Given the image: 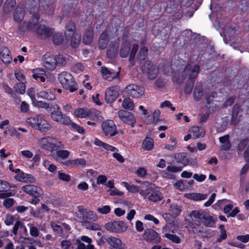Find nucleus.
Instances as JSON below:
<instances>
[{"label": "nucleus", "mask_w": 249, "mask_h": 249, "mask_svg": "<svg viewBox=\"0 0 249 249\" xmlns=\"http://www.w3.org/2000/svg\"><path fill=\"white\" fill-rule=\"evenodd\" d=\"M199 66L197 65H196L193 67H192L191 65L188 64L186 66L184 71L182 72V79L179 80L176 79L174 77L173 80L176 81L178 83L180 84L182 83L183 81L188 76L189 79V82L185 86L184 92L187 94H190L192 91L194 85V81L199 73Z\"/></svg>", "instance_id": "obj_1"}, {"label": "nucleus", "mask_w": 249, "mask_h": 249, "mask_svg": "<svg viewBox=\"0 0 249 249\" xmlns=\"http://www.w3.org/2000/svg\"><path fill=\"white\" fill-rule=\"evenodd\" d=\"M58 79L63 88L73 92L77 90V84L71 74L67 71L61 72L58 76Z\"/></svg>", "instance_id": "obj_2"}, {"label": "nucleus", "mask_w": 249, "mask_h": 249, "mask_svg": "<svg viewBox=\"0 0 249 249\" xmlns=\"http://www.w3.org/2000/svg\"><path fill=\"white\" fill-rule=\"evenodd\" d=\"M121 184L131 193H139L144 199L147 197V195L152 190L151 185L147 182L142 183V185L141 186H138L134 184H129L125 181L122 182Z\"/></svg>", "instance_id": "obj_3"}, {"label": "nucleus", "mask_w": 249, "mask_h": 249, "mask_svg": "<svg viewBox=\"0 0 249 249\" xmlns=\"http://www.w3.org/2000/svg\"><path fill=\"white\" fill-rule=\"evenodd\" d=\"M101 128L103 134L106 137H113L118 133L117 126L112 120L103 121L101 124Z\"/></svg>", "instance_id": "obj_4"}, {"label": "nucleus", "mask_w": 249, "mask_h": 249, "mask_svg": "<svg viewBox=\"0 0 249 249\" xmlns=\"http://www.w3.org/2000/svg\"><path fill=\"white\" fill-rule=\"evenodd\" d=\"M59 59L64 60V58L62 55H58V60H57L54 56L51 55L49 53H46L43 55V65L46 69L50 71L53 70L55 68L57 63H63L62 61L61 62L59 61Z\"/></svg>", "instance_id": "obj_5"}, {"label": "nucleus", "mask_w": 249, "mask_h": 249, "mask_svg": "<svg viewBox=\"0 0 249 249\" xmlns=\"http://www.w3.org/2000/svg\"><path fill=\"white\" fill-rule=\"evenodd\" d=\"M105 228L109 231L122 233L126 231L127 226L123 221H114L107 223Z\"/></svg>", "instance_id": "obj_6"}, {"label": "nucleus", "mask_w": 249, "mask_h": 249, "mask_svg": "<svg viewBox=\"0 0 249 249\" xmlns=\"http://www.w3.org/2000/svg\"><path fill=\"white\" fill-rule=\"evenodd\" d=\"M142 72L147 75L148 79L153 80L157 76L158 69L149 61H146L142 67Z\"/></svg>", "instance_id": "obj_7"}, {"label": "nucleus", "mask_w": 249, "mask_h": 249, "mask_svg": "<svg viewBox=\"0 0 249 249\" xmlns=\"http://www.w3.org/2000/svg\"><path fill=\"white\" fill-rule=\"evenodd\" d=\"M77 209L78 213L77 216L81 222L90 220L95 221L97 219V216L93 212L84 209L81 206H78Z\"/></svg>", "instance_id": "obj_8"}, {"label": "nucleus", "mask_w": 249, "mask_h": 249, "mask_svg": "<svg viewBox=\"0 0 249 249\" xmlns=\"http://www.w3.org/2000/svg\"><path fill=\"white\" fill-rule=\"evenodd\" d=\"M119 119L124 124L130 125L134 127L136 123L134 115L131 112L124 110H120L118 112Z\"/></svg>", "instance_id": "obj_9"}, {"label": "nucleus", "mask_w": 249, "mask_h": 249, "mask_svg": "<svg viewBox=\"0 0 249 249\" xmlns=\"http://www.w3.org/2000/svg\"><path fill=\"white\" fill-rule=\"evenodd\" d=\"M51 117L53 121L61 124L69 125L71 124L70 118L63 114L61 111L53 110L51 113Z\"/></svg>", "instance_id": "obj_10"}, {"label": "nucleus", "mask_w": 249, "mask_h": 249, "mask_svg": "<svg viewBox=\"0 0 249 249\" xmlns=\"http://www.w3.org/2000/svg\"><path fill=\"white\" fill-rule=\"evenodd\" d=\"M142 237L146 241L153 244H157L161 240L159 234L155 231L151 229H146Z\"/></svg>", "instance_id": "obj_11"}, {"label": "nucleus", "mask_w": 249, "mask_h": 249, "mask_svg": "<svg viewBox=\"0 0 249 249\" xmlns=\"http://www.w3.org/2000/svg\"><path fill=\"white\" fill-rule=\"evenodd\" d=\"M119 95V88L117 86H112L106 89L105 100L107 103L113 102Z\"/></svg>", "instance_id": "obj_12"}, {"label": "nucleus", "mask_w": 249, "mask_h": 249, "mask_svg": "<svg viewBox=\"0 0 249 249\" xmlns=\"http://www.w3.org/2000/svg\"><path fill=\"white\" fill-rule=\"evenodd\" d=\"M126 90L128 94L134 98H139L144 93L143 88L136 84L128 85Z\"/></svg>", "instance_id": "obj_13"}, {"label": "nucleus", "mask_w": 249, "mask_h": 249, "mask_svg": "<svg viewBox=\"0 0 249 249\" xmlns=\"http://www.w3.org/2000/svg\"><path fill=\"white\" fill-rule=\"evenodd\" d=\"M22 190L27 194L37 198L43 195V191L40 187L34 185H27L22 186Z\"/></svg>", "instance_id": "obj_14"}, {"label": "nucleus", "mask_w": 249, "mask_h": 249, "mask_svg": "<svg viewBox=\"0 0 249 249\" xmlns=\"http://www.w3.org/2000/svg\"><path fill=\"white\" fill-rule=\"evenodd\" d=\"M53 32V29L49 28L45 25L40 24L36 33L40 38L45 39L51 36Z\"/></svg>", "instance_id": "obj_15"}, {"label": "nucleus", "mask_w": 249, "mask_h": 249, "mask_svg": "<svg viewBox=\"0 0 249 249\" xmlns=\"http://www.w3.org/2000/svg\"><path fill=\"white\" fill-rule=\"evenodd\" d=\"M39 16L38 14L34 15L29 19L27 25V29L28 31L36 33L40 24H39Z\"/></svg>", "instance_id": "obj_16"}, {"label": "nucleus", "mask_w": 249, "mask_h": 249, "mask_svg": "<svg viewBox=\"0 0 249 249\" xmlns=\"http://www.w3.org/2000/svg\"><path fill=\"white\" fill-rule=\"evenodd\" d=\"M0 58L5 64H8L12 58L9 49L3 46H0Z\"/></svg>", "instance_id": "obj_17"}, {"label": "nucleus", "mask_w": 249, "mask_h": 249, "mask_svg": "<svg viewBox=\"0 0 249 249\" xmlns=\"http://www.w3.org/2000/svg\"><path fill=\"white\" fill-rule=\"evenodd\" d=\"M119 73V71L115 72L112 70L108 69L107 67H101L102 77L108 81H111L117 78L118 76Z\"/></svg>", "instance_id": "obj_18"}, {"label": "nucleus", "mask_w": 249, "mask_h": 249, "mask_svg": "<svg viewBox=\"0 0 249 249\" xmlns=\"http://www.w3.org/2000/svg\"><path fill=\"white\" fill-rule=\"evenodd\" d=\"M63 164L70 168H75L78 166L84 167L86 164V161L83 159H76L67 160L63 162Z\"/></svg>", "instance_id": "obj_19"}, {"label": "nucleus", "mask_w": 249, "mask_h": 249, "mask_svg": "<svg viewBox=\"0 0 249 249\" xmlns=\"http://www.w3.org/2000/svg\"><path fill=\"white\" fill-rule=\"evenodd\" d=\"M54 138L53 137H45L42 138L39 142V145L42 148L52 151V147L53 145Z\"/></svg>", "instance_id": "obj_20"}, {"label": "nucleus", "mask_w": 249, "mask_h": 249, "mask_svg": "<svg viewBox=\"0 0 249 249\" xmlns=\"http://www.w3.org/2000/svg\"><path fill=\"white\" fill-rule=\"evenodd\" d=\"M24 13L25 10L24 8L19 5H18L13 14L14 20L16 22H21L24 18Z\"/></svg>", "instance_id": "obj_21"}, {"label": "nucleus", "mask_w": 249, "mask_h": 249, "mask_svg": "<svg viewBox=\"0 0 249 249\" xmlns=\"http://www.w3.org/2000/svg\"><path fill=\"white\" fill-rule=\"evenodd\" d=\"M38 126L36 129L39 130L41 132H46L50 130L52 127L51 124L44 118L40 115L38 122Z\"/></svg>", "instance_id": "obj_22"}, {"label": "nucleus", "mask_w": 249, "mask_h": 249, "mask_svg": "<svg viewBox=\"0 0 249 249\" xmlns=\"http://www.w3.org/2000/svg\"><path fill=\"white\" fill-rule=\"evenodd\" d=\"M15 178L18 181L26 183H34L36 182V179L33 175L24 173L16 176Z\"/></svg>", "instance_id": "obj_23"}, {"label": "nucleus", "mask_w": 249, "mask_h": 249, "mask_svg": "<svg viewBox=\"0 0 249 249\" xmlns=\"http://www.w3.org/2000/svg\"><path fill=\"white\" fill-rule=\"evenodd\" d=\"M89 119L97 122H102L103 120V117L102 113L95 109H89L88 111V117Z\"/></svg>", "instance_id": "obj_24"}, {"label": "nucleus", "mask_w": 249, "mask_h": 249, "mask_svg": "<svg viewBox=\"0 0 249 249\" xmlns=\"http://www.w3.org/2000/svg\"><path fill=\"white\" fill-rule=\"evenodd\" d=\"M93 30L91 27L88 28L84 33L82 41L87 45L90 44L93 39Z\"/></svg>", "instance_id": "obj_25"}, {"label": "nucleus", "mask_w": 249, "mask_h": 249, "mask_svg": "<svg viewBox=\"0 0 249 249\" xmlns=\"http://www.w3.org/2000/svg\"><path fill=\"white\" fill-rule=\"evenodd\" d=\"M189 132L192 133V138L194 139L203 137L205 135V131L202 127L194 126L191 128Z\"/></svg>", "instance_id": "obj_26"}, {"label": "nucleus", "mask_w": 249, "mask_h": 249, "mask_svg": "<svg viewBox=\"0 0 249 249\" xmlns=\"http://www.w3.org/2000/svg\"><path fill=\"white\" fill-rule=\"evenodd\" d=\"M151 189V191L147 196L148 200L156 202L161 200L163 197L161 193L158 191H154L152 186Z\"/></svg>", "instance_id": "obj_27"}, {"label": "nucleus", "mask_w": 249, "mask_h": 249, "mask_svg": "<svg viewBox=\"0 0 249 249\" xmlns=\"http://www.w3.org/2000/svg\"><path fill=\"white\" fill-rule=\"evenodd\" d=\"M17 5L16 0H6L3 5V11L5 14L10 13Z\"/></svg>", "instance_id": "obj_28"}, {"label": "nucleus", "mask_w": 249, "mask_h": 249, "mask_svg": "<svg viewBox=\"0 0 249 249\" xmlns=\"http://www.w3.org/2000/svg\"><path fill=\"white\" fill-rule=\"evenodd\" d=\"M201 222L204 225L208 227H214L215 224V220L207 212Z\"/></svg>", "instance_id": "obj_29"}, {"label": "nucleus", "mask_w": 249, "mask_h": 249, "mask_svg": "<svg viewBox=\"0 0 249 249\" xmlns=\"http://www.w3.org/2000/svg\"><path fill=\"white\" fill-rule=\"evenodd\" d=\"M203 95L202 90V85L200 83H197L196 85L194 92V97L196 101H199Z\"/></svg>", "instance_id": "obj_30"}, {"label": "nucleus", "mask_w": 249, "mask_h": 249, "mask_svg": "<svg viewBox=\"0 0 249 249\" xmlns=\"http://www.w3.org/2000/svg\"><path fill=\"white\" fill-rule=\"evenodd\" d=\"M107 241L109 244L113 248L116 249H122L123 248L122 241L118 238L110 237L107 239Z\"/></svg>", "instance_id": "obj_31"}, {"label": "nucleus", "mask_w": 249, "mask_h": 249, "mask_svg": "<svg viewBox=\"0 0 249 249\" xmlns=\"http://www.w3.org/2000/svg\"><path fill=\"white\" fill-rule=\"evenodd\" d=\"M70 152L67 150H59L56 152L55 160L63 164V160L67 159L69 155Z\"/></svg>", "instance_id": "obj_32"}, {"label": "nucleus", "mask_w": 249, "mask_h": 249, "mask_svg": "<svg viewBox=\"0 0 249 249\" xmlns=\"http://www.w3.org/2000/svg\"><path fill=\"white\" fill-rule=\"evenodd\" d=\"M82 226L86 229L93 231H99L101 230V226L96 223L89 221H82Z\"/></svg>", "instance_id": "obj_33"}, {"label": "nucleus", "mask_w": 249, "mask_h": 249, "mask_svg": "<svg viewBox=\"0 0 249 249\" xmlns=\"http://www.w3.org/2000/svg\"><path fill=\"white\" fill-rule=\"evenodd\" d=\"M169 211L172 216L173 217H177L180 214L182 211V208L181 206L178 205L176 203H174L170 204V209Z\"/></svg>", "instance_id": "obj_34"}, {"label": "nucleus", "mask_w": 249, "mask_h": 249, "mask_svg": "<svg viewBox=\"0 0 249 249\" xmlns=\"http://www.w3.org/2000/svg\"><path fill=\"white\" fill-rule=\"evenodd\" d=\"M89 110L87 108H77L74 110L73 114L77 118H87L88 117Z\"/></svg>", "instance_id": "obj_35"}, {"label": "nucleus", "mask_w": 249, "mask_h": 249, "mask_svg": "<svg viewBox=\"0 0 249 249\" xmlns=\"http://www.w3.org/2000/svg\"><path fill=\"white\" fill-rule=\"evenodd\" d=\"M187 198L195 201H200L205 199L207 196V194H203L200 193H189L186 195Z\"/></svg>", "instance_id": "obj_36"}, {"label": "nucleus", "mask_w": 249, "mask_h": 249, "mask_svg": "<svg viewBox=\"0 0 249 249\" xmlns=\"http://www.w3.org/2000/svg\"><path fill=\"white\" fill-rule=\"evenodd\" d=\"M154 147V140L149 137H146L142 143V148L144 150L150 151Z\"/></svg>", "instance_id": "obj_37"}, {"label": "nucleus", "mask_w": 249, "mask_h": 249, "mask_svg": "<svg viewBox=\"0 0 249 249\" xmlns=\"http://www.w3.org/2000/svg\"><path fill=\"white\" fill-rule=\"evenodd\" d=\"M178 163L182 164L183 166H186L189 164V159L186 158L184 153H181L176 155L175 157Z\"/></svg>", "instance_id": "obj_38"}, {"label": "nucleus", "mask_w": 249, "mask_h": 249, "mask_svg": "<svg viewBox=\"0 0 249 249\" xmlns=\"http://www.w3.org/2000/svg\"><path fill=\"white\" fill-rule=\"evenodd\" d=\"M40 115H37L35 117H30L26 120V124L31 126L32 127L36 129V127L38 126V122L40 118Z\"/></svg>", "instance_id": "obj_39"}, {"label": "nucleus", "mask_w": 249, "mask_h": 249, "mask_svg": "<svg viewBox=\"0 0 249 249\" xmlns=\"http://www.w3.org/2000/svg\"><path fill=\"white\" fill-rule=\"evenodd\" d=\"M81 41V36L74 32L71 37L70 44L72 48H77Z\"/></svg>", "instance_id": "obj_40"}, {"label": "nucleus", "mask_w": 249, "mask_h": 249, "mask_svg": "<svg viewBox=\"0 0 249 249\" xmlns=\"http://www.w3.org/2000/svg\"><path fill=\"white\" fill-rule=\"evenodd\" d=\"M206 213V211L204 210H194L190 213V216L191 218L199 219L201 221Z\"/></svg>", "instance_id": "obj_41"}, {"label": "nucleus", "mask_w": 249, "mask_h": 249, "mask_svg": "<svg viewBox=\"0 0 249 249\" xmlns=\"http://www.w3.org/2000/svg\"><path fill=\"white\" fill-rule=\"evenodd\" d=\"M108 35L106 33H103L99 40V46L101 49H105L107 45L108 40Z\"/></svg>", "instance_id": "obj_42"}, {"label": "nucleus", "mask_w": 249, "mask_h": 249, "mask_svg": "<svg viewBox=\"0 0 249 249\" xmlns=\"http://www.w3.org/2000/svg\"><path fill=\"white\" fill-rule=\"evenodd\" d=\"M130 49V44L129 42H125L122 46L120 50V55L122 57H126L129 52Z\"/></svg>", "instance_id": "obj_43"}, {"label": "nucleus", "mask_w": 249, "mask_h": 249, "mask_svg": "<svg viewBox=\"0 0 249 249\" xmlns=\"http://www.w3.org/2000/svg\"><path fill=\"white\" fill-rule=\"evenodd\" d=\"M37 97L48 100H53L55 99L54 95L50 91H41L37 94Z\"/></svg>", "instance_id": "obj_44"}, {"label": "nucleus", "mask_w": 249, "mask_h": 249, "mask_svg": "<svg viewBox=\"0 0 249 249\" xmlns=\"http://www.w3.org/2000/svg\"><path fill=\"white\" fill-rule=\"evenodd\" d=\"M75 30V25L74 22L72 21H69L65 26V34L67 37H68L69 34L71 33H74V32Z\"/></svg>", "instance_id": "obj_45"}, {"label": "nucleus", "mask_w": 249, "mask_h": 249, "mask_svg": "<svg viewBox=\"0 0 249 249\" xmlns=\"http://www.w3.org/2000/svg\"><path fill=\"white\" fill-rule=\"evenodd\" d=\"M122 107L128 110H132L134 107V105L132 100L129 98H124L122 102Z\"/></svg>", "instance_id": "obj_46"}, {"label": "nucleus", "mask_w": 249, "mask_h": 249, "mask_svg": "<svg viewBox=\"0 0 249 249\" xmlns=\"http://www.w3.org/2000/svg\"><path fill=\"white\" fill-rule=\"evenodd\" d=\"M21 228H23L24 232L26 235L27 233V230L26 227L24 226V223L20 221H16L13 228V232L14 234L15 235H17L18 234V230Z\"/></svg>", "instance_id": "obj_47"}, {"label": "nucleus", "mask_w": 249, "mask_h": 249, "mask_svg": "<svg viewBox=\"0 0 249 249\" xmlns=\"http://www.w3.org/2000/svg\"><path fill=\"white\" fill-rule=\"evenodd\" d=\"M169 142L171 144H166L164 145V148L169 151H174L175 150L176 146L177 144V139L174 137H171L169 139Z\"/></svg>", "instance_id": "obj_48"}, {"label": "nucleus", "mask_w": 249, "mask_h": 249, "mask_svg": "<svg viewBox=\"0 0 249 249\" xmlns=\"http://www.w3.org/2000/svg\"><path fill=\"white\" fill-rule=\"evenodd\" d=\"M237 32H238V29L235 28H230L228 29H226L224 32L225 36L224 40L231 38L232 36L236 34Z\"/></svg>", "instance_id": "obj_49"}, {"label": "nucleus", "mask_w": 249, "mask_h": 249, "mask_svg": "<svg viewBox=\"0 0 249 249\" xmlns=\"http://www.w3.org/2000/svg\"><path fill=\"white\" fill-rule=\"evenodd\" d=\"M62 249H73L74 248L73 241L70 240H64L60 244Z\"/></svg>", "instance_id": "obj_50"}, {"label": "nucleus", "mask_w": 249, "mask_h": 249, "mask_svg": "<svg viewBox=\"0 0 249 249\" xmlns=\"http://www.w3.org/2000/svg\"><path fill=\"white\" fill-rule=\"evenodd\" d=\"M10 188L11 185L7 181L0 179V192H7Z\"/></svg>", "instance_id": "obj_51"}, {"label": "nucleus", "mask_w": 249, "mask_h": 249, "mask_svg": "<svg viewBox=\"0 0 249 249\" xmlns=\"http://www.w3.org/2000/svg\"><path fill=\"white\" fill-rule=\"evenodd\" d=\"M163 236L167 238L174 243L178 244L180 242V238L176 235L171 233H165Z\"/></svg>", "instance_id": "obj_52"}, {"label": "nucleus", "mask_w": 249, "mask_h": 249, "mask_svg": "<svg viewBox=\"0 0 249 249\" xmlns=\"http://www.w3.org/2000/svg\"><path fill=\"white\" fill-rule=\"evenodd\" d=\"M32 72V77L36 80H37V77L45 74V71L42 68L35 69L33 70Z\"/></svg>", "instance_id": "obj_53"}, {"label": "nucleus", "mask_w": 249, "mask_h": 249, "mask_svg": "<svg viewBox=\"0 0 249 249\" xmlns=\"http://www.w3.org/2000/svg\"><path fill=\"white\" fill-rule=\"evenodd\" d=\"M28 227L30 229V234L32 236L37 237L39 235V231L37 228L34 226L32 223L27 224Z\"/></svg>", "instance_id": "obj_54"}, {"label": "nucleus", "mask_w": 249, "mask_h": 249, "mask_svg": "<svg viewBox=\"0 0 249 249\" xmlns=\"http://www.w3.org/2000/svg\"><path fill=\"white\" fill-rule=\"evenodd\" d=\"M32 104L35 107H41L48 109L50 107L49 104L42 101H38L36 100V99H35V101L32 102Z\"/></svg>", "instance_id": "obj_55"}, {"label": "nucleus", "mask_w": 249, "mask_h": 249, "mask_svg": "<svg viewBox=\"0 0 249 249\" xmlns=\"http://www.w3.org/2000/svg\"><path fill=\"white\" fill-rule=\"evenodd\" d=\"M15 75L16 78L21 83L26 82L25 77L21 70H17L15 71Z\"/></svg>", "instance_id": "obj_56"}, {"label": "nucleus", "mask_w": 249, "mask_h": 249, "mask_svg": "<svg viewBox=\"0 0 249 249\" xmlns=\"http://www.w3.org/2000/svg\"><path fill=\"white\" fill-rule=\"evenodd\" d=\"M148 53V48L146 47H142L139 52L138 57L140 60H144Z\"/></svg>", "instance_id": "obj_57"}, {"label": "nucleus", "mask_w": 249, "mask_h": 249, "mask_svg": "<svg viewBox=\"0 0 249 249\" xmlns=\"http://www.w3.org/2000/svg\"><path fill=\"white\" fill-rule=\"evenodd\" d=\"M54 142H53V145L52 147V151L56 150V151L58 149H63L64 146L61 142L58 141L56 139L54 138Z\"/></svg>", "instance_id": "obj_58"}, {"label": "nucleus", "mask_w": 249, "mask_h": 249, "mask_svg": "<svg viewBox=\"0 0 249 249\" xmlns=\"http://www.w3.org/2000/svg\"><path fill=\"white\" fill-rule=\"evenodd\" d=\"M63 40V36L61 33H57L54 34L53 37V42L54 44L56 45L60 44Z\"/></svg>", "instance_id": "obj_59"}, {"label": "nucleus", "mask_w": 249, "mask_h": 249, "mask_svg": "<svg viewBox=\"0 0 249 249\" xmlns=\"http://www.w3.org/2000/svg\"><path fill=\"white\" fill-rule=\"evenodd\" d=\"M16 221V216L11 214H7L4 220V223L7 225H11L14 224Z\"/></svg>", "instance_id": "obj_60"}, {"label": "nucleus", "mask_w": 249, "mask_h": 249, "mask_svg": "<svg viewBox=\"0 0 249 249\" xmlns=\"http://www.w3.org/2000/svg\"><path fill=\"white\" fill-rule=\"evenodd\" d=\"M248 147H249V140L245 139L240 142L238 148L239 150L242 151Z\"/></svg>", "instance_id": "obj_61"}, {"label": "nucleus", "mask_w": 249, "mask_h": 249, "mask_svg": "<svg viewBox=\"0 0 249 249\" xmlns=\"http://www.w3.org/2000/svg\"><path fill=\"white\" fill-rule=\"evenodd\" d=\"M111 211V208L108 205H105L97 209V211L101 214H106L108 213Z\"/></svg>", "instance_id": "obj_62"}, {"label": "nucleus", "mask_w": 249, "mask_h": 249, "mask_svg": "<svg viewBox=\"0 0 249 249\" xmlns=\"http://www.w3.org/2000/svg\"><path fill=\"white\" fill-rule=\"evenodd\" d=\"M62 231L61 234L62 236H67L68 235V232L71 229L70 226L65 223L62 224Z\"/></svg>", "instance_id": "obj_63"}, {"label": "nucleus", "mask_w": 249, "mask_h": 249, "mask_svg": "<svg viewBox=\"0 0 249 249\" xmlns=\"http://www.w3.org/2000/svg\"><path fill=\"white\" fill-rule=\"evenodd\" d=\"M167 171L172 173H178L182 170V167L173 165L168 166L166 168Z\"/></svg>", "instance_id": "obj_64"}]
</instances>
